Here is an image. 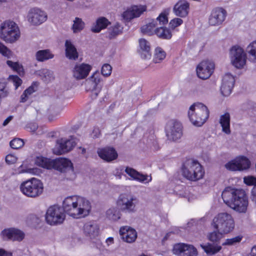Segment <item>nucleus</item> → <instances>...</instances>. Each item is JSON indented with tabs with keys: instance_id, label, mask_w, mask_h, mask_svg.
<instances>
[{
	"instance_id": "obj_1",
	"label": "nucleus",
	"mask_w": 256,
	"mask_h": 256,
	"mask_svg": "<svg viewBox=\"0 0 256 256\" xmlns=\"http://www.w3.org/2000/svg\"><path fill=\"white\" fill-rule=\"evenodd\" d=\"M91 209L90 202L85 198L72 196L66 198L63 201L62 210L74 218L84 217L88 214Z\"/></svg>"
},
{
	"instance_id": "obj_2",
	"label": "nucleus",
	"mask_w": 256,
	"mask_h": 256,
	"mask_svg": "<svg viewBox=\"0 0 256 256\" xmlns=\"http://www.w3.org/2000/svg\"><path fill=\"white\" fill-rule=\"evenodd\" d=\"M222 196L224 202L231 208L239 212H246L248 198L243 190L228 186L223 190Z\"/></svg>"
},
{
	"instance_id": "obj_3",
	"label": "nucleus",
	"mask_w": 256,
	"mask_h": 256,
	"mask_svg": "<svg viewBox=\"0 0 256 256\" xmlns=\"http://www.w3.org/2000/svg\"><path fill=\"white\" fill-rule=\"evenodd\" d=\"M182 174L187 180L196 181L203 178L204 170L202 165L196 160H186L182 167Z\"/></svg>"
},
{
	"instance_id": "obj_4",
	"label": "nucleus",
	"mask_w": 256,
	"mask_h": 256,
	"mask_svg": "<svg viewBox=\"0 0 256 256\" xmlns=\"http://www.w3.org/2000/svg\"><path fill=\"white\" fill-rule=\"evenodd\" d=\"M190 120L196 126H201L209 116L208 108L202 103L197 102L192 105L188 112Z\"/></svg>"
},
{
	"instance_id": "obj_5",
	"label": "nucleus",
	"mask_w": 256,
	"mask_h": 256,
	"mask_svg": "<svg viewBox=\"0 0 256 256\" xmlns=\"http://www.w3.org/2000/svg\"><path fill=\"white\" fill-rule=\"evenodd\" d=\"M211 225L216 230L224 234H227L234 229V222L230 214L222 212L214 218Z\"/></svg>"
},
{
	"instance_id": "obj_6",
	"label": "nucleus",
	"mask_w": 256,
	"mask_h": 256,
	"mask_svg": "<svg viewBox=\"0 0 256 256\" xmlns=\"http://www.w3.org/2000/svg\"><path fill=\"white\" fill-rule=\"evenodd\" d=\"M20 188L24 196L35 198L42 194L44 186L40 180L33 178L22 182L20 185Z\"/></svg>"
},
{
	"instance_id": "obj_7",
	"label": "nucleus",
	"mask_w": 256,
	"mask_h": 256,
	"mask_svg": "<svg viewBox=\"0 0 256 256\" xmlns=\"http://www.w3.org/2000/svg\"><path fill=\"white\" fill-rule=\"evenodd\" d=\"M20 37L18 27L14 22L6 21L1 24L0 38L6 42L14 43Z\"/></svg>"
},
{
	"instance_id": "obj_8",
	"label": "nucleus",
	"mask_w": 256,
	"mask_h": 256,
	"mask_svg": "<svg viewBox=\"0 0 256 256\" xmlns=\"http://www.w3.org/2000/svg\"><path fill=\"white\" fill-rule=\"evenodd\" d=\"M65 219L64 211L60 206L54 205L47 210L46 220L48 224L52 226L61 224Z\"/></svg>"
},
{
	"instance_id": "obj_9",
	"label": "nucleus",
	"mask_w": 256,
	"mask_h": 256,
	"mask_svg": "<svg viewBox=\"0 0 256 256\" xmlns=\"http://www.w3.org/2000/svg\"><path fill=\"white\" fill-rule=\"evenodd\" d=\"M230 58L232 66L237 68H244L246 62V54L238 46H232L230 52Z\"/></svg>"
},
{
	"instance_id": "obj_10",
	"label": "nucleus",
	"mask_w": 256,
	"mask_h": 256,
	"mask_svg": "<svg viewBox=\"0 0 256 256\" xmlns=\"http://www.w3.org/2000/svg\"><path fill=\"white\" fill-rule=\"evenodd\" d=\"M165 130L169 140L176 141L180 138L182 135V126L179 121L171 120L166 124Z\"/></svg>"
},
{
	"instance_id": "obj_11",
	"label": "nucleus",
	"mask_w": 256,
	"mask_h": 256,
	"mask_svg": "<svg viewBox=\"0 0 256 256\" xmlns=\"http://www.w3.org/2000/svg\"><path fill=\"white\" fill-rule=\"evenodd\" d=\"M103 86V80L100 73L96 71L86 80V90L90 91L92 94L96 98L100 92Z\"/></svg>"
},
{
	"instance_id": "obj_12",
	"label": "nucleus",
	"mask_w": 256,
	"mask_h": 256,
	"mask_svg": "<svg viewBox=\"0 0 256 256\" xmlns=\"http://www.w3.org/2000/svg\"><path fill=\"white\" fill-rule=\"evenodd\" d=\"M137 199L135 196L126 194H122L118 197L116 204L123 212H132L134 210Z\"/></svg>"
},
{
	"instance_id": "obj_13",
	"label": "nucleus",
	"mask_w": 256,
	"mask_h": 256,
	"mask_svg": "<svg viewBox=\"0 0 256 256\" xmlns=\"http://www.w3.org/2000/svg\"><path fill=\"white\" fill-rule=\"evenodd\" d=\"M76 144L74 136H70L69 139L62 138L57 140L54 152L56 155L64 154L71 150Z\"/></svg>"
},
{
	"instance_id": "obj_14",
	"label": "nucleus",
	"mask_w": 256,
	"mask_h": 256,
	"mask_svg": "<svg viewBox=\"0 0 256 256\" xmlns=\"http://www.w3.org/2000/svg\"><path fill=\"white\" fill-rule=\"evenodd\" d=\"M250 166V162L247 158L240 156L226 163L225 164V167L227 170H230L242 171L249 168Z\"/></svg>"
},
{
	"instance_id": "obj_15",
	"label": "nucleus",
	"mask_w": 256,
	"mask_h": 256,
	"mask_svg": "<svg viewBox=\"0 0 256 256\" xmlns=\"http://www.w3.org/2000/svg\"><path fill=\"white\" fill-rule=\"evenodd\" d=\"M214 68V64L210 60L202 61L196 68V74L201 79L206 80L210 77Z\"/></svg>"
},
{
	"instance_id": "obj_16",
	"label": "nucleus",
	"mask_w": 256,
	"mask_h": 256,
	"mask_svg": "<svg viewBox=\"0 0 256 256\" xmlns=\"http://www.w3.org/2000/svg\"><path fill=\"white\" fill-rule=\"evenodd\" d=\"M50 169H54L60 172H66L68 170L74 171L72 164L66 158H60L52 160Z\"/></svg>"
},
{
	"instance_id": "obj_17",
	"label": "nucleus",
	"mask_w": 256,
	"mask_h": 256,
	"mask_svg": "<svg viewBox=\"0 0 256 256\" xmlns=\"http://www.w3.org/2000/svg\"><path fill=\"white\" fill-rule=\"evenodd\" d=\"M227 14L226 11L222 8H214L208 18V23L212 26H218L224 21Z\"/></svg>"
},
{
	"instance_id": "obj_18",
	"label": "nucleus",
	"mask_w": 256,
	"mask_h": 256,
	"mask_svg": "<svg viewBox=\"0 0 256 256\" xmlns=\"http://www.w3.org/2000/svg\"><path fill=\"white\" fill-rule=\"evenodd\" d=\"M28 18L30 22L37 25L44 22L47 19V15L44 11L34 8L30 10Z\"/></svg>"
},
{
	"instance_id": "obj_19",
	"label": "nucleus",
	"mask_w": 256,
	"mask_h": 256,
	"mask_svg": "<svg viewBox=\"0 0 256 256\" xmlns=\"http://www.w3.org/2000/svg\"><path fill=\"white\" fill-rule=\"evenodd\" d=\"M235 82L234 78L230 74H226L222 78L220 88L222 94L224 96H228L232 92Z\"/></svg>"
},
{
	"instance_id": "obj_20",
	"label": "nucleus",
	"mask_w": 256,
	"mask_h": 256,
	"mask_svg": "<svg viewBox=\"0 0 256 256\" xmlns=\"http://www.w3.org/2000/svg\"><path fill=\"white\" fill-rule=\"evenodd\" d=\"M2 234L4 239L18 242L22 240L24 236L22 231L14 228L4 230L2 231Z\"/></svg>"
},
{
	"instance_id": "obj_21",
	"label": "nucleus",
	"mask_w": 256,
	"mask_h": 256,
	"mask_svg": "<svg viewBox=\"0 0 256 256\" xmlns=\"http://www.w3.org/2000/svg\"><path fill=\"white\" fill-rule=\"evenodd\" d=\"M146 10V6H132L130 8L125 11L122 16L124 18L130 20L140 16Z\"/></svg>"
},
{
	"instance_id": "obj_22",
	"label": "nucleus",
	"mask_w": 256,
	"mask_h": 256,
	"mask_svg": "<svg viewBox=\"0 0 256 256\" xmlns=\"http://www.w3.org/2000/svg\"><path fill=\"white\" fill-rule=\"evenodd\" d=\"M92 69V66L88 64H76L73 70L74 76L78 80L86 78Z\"/></svg>"
},
{
	"instance_id": "obj_23",
	"label": "nucleus",
	"mask_w": 256,
	"mask_h": 256,
	"mask_svg": "<svg viewBox=\"0 0 256 256\" xmlns=\"http://www.w3.org/2000/svg\"><path fill=\"white\" fill-rule=\"evenodd\" d=\"M120 234L124 241L128 243L134 242L137 238L136 230L128 226L121 228L120 230Z\"/></svg>"
},
{
	"instance_id": "obj_24",
	"label": "nucleus",
	"mask_w": 256,
	"mask_h": 256,
	"mask_svg": "<svg viewBox=\"0 0 256 256\" xmlns=\"http://www.w3.org/2000/svg\"><path fill=\"white\" fill-rule=\"evenodd\" d=\"M84 230L86 236L90 239H96L98 244H100V240L96 238L99 233V228L96 224L92 222L86 224L84 226Z\"/></svg>"
},
{
	"instance_id": "obj_25",
	"label": "nucleus",
	"mask_w": 256,
	"mask_h": 256,
	"mask_svg": "<svg viewBox=\"0 0 256 256\" xmlns=\"http://www.w3.org/2000/svg\"><path fill=\"white\" fill-rule=\"evenodd\" d=\"M98 156L102 160L110 162L118 157V154L114 148L112 147H106L102 148H99L98 150Z\"/></svg>"
},
{
	"instance_id": "obj_26",
	"label": "nucleus",
	"mask_w": 256,
	"mask_h": 256,
	"mask_svg": "<svg viewBox=\"0 0 256 256\" xmlns=\"http://www.w3.org/2000/svg\"><path fill=\"white\" fill-rule=\"evenodd\" d=\"M189 8V3L186 0H181L174 5L173 10L176 16L184 18L188 14Z\"/></svg>"
},
{
	"instance_id": "obj_27",
	"label": "nucleus",
	"mask_w": 256,
	"mask_h": 256,
	"mask_svg": "<svg viewBox=\"0 0 256 256\" xmlns=\"http://www.w3.org/2000/svg\"><path fill=\"white\" fill-rule=\"evenodd\" d=\"M125 172L134 180L140 182L148 183L152 180L151 176H150V178H148L149 176H148L141 174L131 168L126 167L125 169Z\"/></svg>"
},
{
	"instance_id": "obj_28",
	"label": "nucleus",
	"mask_w": 256,
	"mask_h": 256,
	"mask_svg": "<svg viewBox=\"0 0 256 256\" xmlns=\"http://www.w3.org/2000/svg\"><path fill=\"white\" fill-rule=\"evenodd\" d=\"M140 50L139 52L142 59H150L152 56L150 43L144 38L139 40Z\"/></svg>"
},
{
	"instance_id": "obj_29",
	"label": "nucleus",
	"mask_w": 256,
	"mask_h": 256,
	"mask_svg": "<svg viewBox=\"0 0 256 256\" xmlns=\"http://www.w3.org/2000/svg\"><path fill=\"white\" fill-rule=\"evenodd\" d=\"M109 24H110V22L107 18L104 17H100L93 24L91 28V30L93 32L98 33L102 30L105 29Z\"/></svg>"
},
{
	"instance_id": "obj_30",
	"label": "nucleus",
	"mask_w": 256,
	"mask_h": 256,
	"mask_svg": "<svg viewBox=\"0 0 256 256\" xmlns=\"http://www.w3.org/2000/svg\"><path fill=\"white\" fill-rule=\"evenodd\" d=\"M65 46L66 56L70 60H76L78 58V53L70 40H66V41Z\"/></svg>"
},
{
	"instance_id": "obj_31",
	"label": "nucleus",
	"mask_w": 256,
	"mask_h": 256,
	"mask_svg": "<svg viewBox=\"0 0 256 256\" xmlns=\"http://www.w3.org/2000/svg\"><path fill=\"white\" fill-rule=\"evenodd\" d=\"M220 123L222 127V132L227 134H230V115L229 113L226 112L220 116Z\"/></svg>"
},
{
	"instance_id": "obj_32",
	"label": "nucleus",
	"mask_w": 256,
	"mask_h": 256,
	"mask_svg": "<svg viewBox=\"0 0 256 256\" xmlns=\"http://www.w3.org/2000/svg\"><path fill=\"white\" fill-rule=\"evenodd\" d=\"M154 34L160 38L164 40H170L172 37V32L170 30L164 26L156 28Z\"/></svg>"
},
{
	"instance_id": "obj_33",
	"label": "nucleus",
	"mask_w": 256,
	"mask_h": 256,
	"mask_svg": "<svg viewBox=\"0 0 256 256\" xmlns=\"http://www.w3.org/2000/svg\"><path fill=\"white\" fill-rule=\"evenodd\" d=\"M38 83L37 82H34L32 84L26 88L20 96V102H26L30 96L34 92H36L38 90Z\"/></svg>"
},
{
	"instance_id": "obj_34",
	"label": "nucleus",
	"mask_w": 256,
	"mask_h": 256,
	"mask_svg": "<svg viewBox=\"0 0 256 256\" xmlns=\"http://www.w3.org/2000/svg\"><path fill=\"white\" fill-rule=\"evenodd\" d=\"M202 249L208 255H213L214 254L218 252H219L221 249L222 246L217 244H212L210 243H208L205 245H200Z\"/></svg>"
},
{
	"instance_id": "obj_35",
	"label": "nucleus",
	"mask_w": 256,
	"mask_h": 256,
	"mask_svg": "<svg viewBox=\"0 0 256 256\" xmlns=\"http://www.w3.org/2000/svg\"><path fill=\"white\" fill-rule=\"evenodd\" d=\"M54 55L49 50H40L36 54V59L38 62H44L49 59L52 58Z\"/></svg>"
},
{
	"instance_id": "obj_36",
	"label": "nucleus",
	"mask_w": 256,
	"mask_h": 256,
	"mask_svg": "<svg viewBox=\"0 0 256 256\" xmlns=\"http://www.w3.org/2000/svg\"><path fill=\"white\" fill-rule=\"evenodd\" d=\"M156 21L152 20L148 24L143 26L141 28V31L143 34H146L149 36L154 34L156 27Z\"/></svg>"
},
{
	"instance_id": "obj_37",
	"label": "nucleus",
	"mask_w": 256,
	"mask_h": 256,
	"mask_svg": "<svg viewBox=\"0 0 256 256\" xmlns=\"http://www.w3.org/2000/svg\"><path fill=\"white\" fill-rule=\"evenodd\" d=\"M106 216L110 220L116 221L120 218L121 214L118 208H111L106 211Z\"/></svg>"
},
{
	"instance_id": "obj_38",
	"label": "nucleus",
	"mask_w": 256,
	"mask_h": 256,
	"mask_svg": "<svg viewBox=\"0 0 256 256\" xmlns=\"http://www.w3.org/2000/svg\"><path fill=\"white\" fill-rule=\"evenodd\" d=\"M52 160L43 156H37L35 160V164L38 166L50 170Z\"/></svg>"
},
{
	"instance_id": "obj_39",
	"label": "nucleus",
	"mask_w": 256,
	"mask_h": 256,
	"mask_svg": "<svg viewBox=\"0 0 256 256\" xmlns=\"http://www.w3.org/2000/svg\"><path fill=\"white\" fill-rule=\"evenodd\" d=\"M42 80L46 83H48L54 80L53 72L47 69L42 70L38 72Z\"/></svg>"
},
{
	"instance_id": "obj_40",
	"label": "nucleus",
	"mask_w": 256,
	"mask_h": 256,
	"mask_svg": "<svg viewBox=\"0 0 256 256\" xmlns=\"http://www.w3.org/2000/svg\"><path fill=\"white\" fill-rule=\"evenodd\" d=\"M123 27L118 23H116L109 28V38L112 39L122 33Z\"/></svg>"
},
{
	"instance_id": "obj_41",
	"label": "nucleus",
	"mask_w": 256,
	"mask_h": 256,
	"mask_svg": "<svg viewBox=\"0 0 256 256\" xmlns=\"http://www.w3.org/2000/svg\"><path fill=\"white\" fill-rule=\"evenodd\" d=\"M246 51L250 59L253 62H256V40L250 42L247 46Z\"/></svg>"
},
{
	"instance_id": "obj_42",
	"label": "nucleus",
	"mask_w": 256,
	"mask_h": 256,
	"mask_svg": "<svg viewBox=\"0 0 256 256\" xmlns=\"http://www.w3.org/2000/svg\"><path fill=\"white\" fill-rule=\"evenodd\" d=\"M224 234L220 230H216L208 233L207 238L212 242H218L222 238Z\"/></svg>"
},
{
	"instance_id": "obj_43",
	"label": "nucleus",
	"mask_w": 256,
	"mask_h": 256,
	"mask_svg": "<svg viewBox=\"0 0 256 256\" xmlns=\"http://www.w3.org/2000/svg\"><path fill=\"white\" fill-rule=\"evenodd\" d=\"M166 52L160 48H156L154 58V63H160L166 58Z\"/></svg>"
},
{
	"instance_id": "obj_44",
	"label": "nucleus",
	"mask_w": 256,
	"mask_h": 256,
	"mask_svg": "<svg viewBox=\"0 0 256 256\" xmlns=\"http://www.w3.org/2000/svg\"><path fill=\"white\" fill-rule=\"evenodd\" d=\"M170 10H165L162 12L158 16L155 20L156 22H158L160 25H164L168 22V15L169 14Z\"/></svg>"
},
{
	"instance_id": "obj_45",
	"label": "nucleus",
	"mask_w": 256,
	"mask_h": 256,
	"mask_svg": "<svg viewBox=\"0 0 256 256\" xmlns=\"http://www.w3.org/2000/svg\"><path fill=\"white\" fill-rule=\"evenodd\" d=\"M184 252L182 256H196L198 252L196 249L192 245L185 244Z\"/></svg>"
},
{
	"instance_id": "obj_46",
	"label": "nucleus",
	"mask_w": 256,
	"mask_h": 256,
	"mask_svg": "<svg viewBox=\"0 0 256 256\" xmlns=\"http://www.w3.org/2000/svg\"><path fill=\"white\" fill-rule=\"evenodd\" d=\"M242 238L241 236H238L230 238H227L222 244V246H233L240 242Z\"/></svg>"
},
{
	"instance_id": "obj_47",
	"label": "nucleus",
	"mask_w": 256,
	"mask_h": 256,
	"mask_svg": "<svg viewBox=\"0 0 256 256\" xmlns=\"http://www.w3.org/2000/svg\"><path fill=\"white\" fill-rule=\"evenodd\" d=\"M84 22L80 18H76L72 26L74 32H77L82 30L84 27Z\"/></svg>"
},
{
	"instance_id": "obj_48",
	"label": "nucleus",
	"mask_w": 256,
	"mask_h": 256,
	"mask_svg": "<svg viewBox=\"0 0 256 256\" xmlns=\"http://www.w3.org/2000/svg\"><path fill=\"white\" fill-rule=\"evenodd\" d=\"M6 64L14 71L17 72L19 74H20V72H22V66L18 62H13L11 60H7Z\"/></svg>"
},
{
	"instance_id": "obj_49",
	"label": "nucleus",
	"mask_w": 256,
	"mask_h": 256,
	"mask_svg": "<svg viewBox=\"0 0 256 256\" xmlns=\"http://www.w3.org/2000/svg\"><path fill=\"white\" fill-rule=\"evenodd\" d=\"M185 244L180 243L175 244L172 250L174 254L178 256H182L184 252Z\"/></svg>"
},
{
	"instance_id": "obj_50",
	"label": "nucleus",
	"mask_w": 256,
	"mask_h": 256,
	"mask_svg": "<svg viewBox=\"0 0 256 256\" xmlns=\"http://www.w3.org/2000/svg\"><path fill=\"white\" fill-rule=\"evenodd\" d=\"M10 145L13 149H18L24 145V142L22 139L18 138H14L10 142Z\"/></svg>"
},
{
	"instance_id": "obj_51",
	"label": "nucleus",
	"mask_w": 256,
	"mask_h": 256,
	"mask_svg": "<svg viewBox=\"0 0 256 256\" xmlns=\"http://www.w3.org/2000/svg\"><path fill=\"white\" fill-rule=\"evenodd\" d=\"M0 53L4 56L9 58L12 56V52L0 42Z\"/></svg>"
},
{
	"instance_id": "obj_52",
	"label": "nucleus",
	"mask_w": 256,
	"mask_h": 256,
	"mask_svg": "<svg viewBox=\"0 0 256 256\" xmlns=\"http://www.w3.org/2000/svg\"><path fill=\"white\" fill-rule=\"evenodd\" d=\"M112 68L111 66L108 64H104L102 68V74L104 76H109L112 73Z\"/></svg>"
},
{
	"instance_id": "obj_53",
	"label": "nucleus",
	"mask_w": 256,
	"mask_h": 256,
	"mask_svg": "<svg viewBox=\"0 0 256 256\" xmlns=\"http://www.w3.org/2000/svg\"><path fill=\"white\" fill-rule=\"evenodd\" d=\"M9 80L13 83L16 90L22 84V80L17 76H10Z\"/></svg>"
},
{
	"instance_id": "obj_54",
	"label": "nucleus",
	"mask_w": 256,
	"mask_h": 256,
	"mask_svg": "<svg viewBox=\"0 0 256 256\" xmlns=\"http://www.w3.org/2000/svg\"><path fill=\"white\" fill-rule=\"evenodd\" d=\"M183 22V20L180 18H174L172 20L170 23V27L174 30L176 28L180 26Z\"/></svg>"
},
{
	"instance_id": "obj_55",
	"label": "nucleus",
	"mask_w": 256,
	"mask_h": 256,
	"mask_svg": "<svg viewBox=\"0 0 256 256\" xmlns=\"http://www.w3.org/2000/svg\"><path fill=\"white\" fill-rule=\"evenodd\" d=\"M244 182L248 186H256V178L253 176H245Z\"/></svg>"
},
{
	"instance_id": "obj_56",
	"label": "nucleus",
	"mask_w": 256,
	"mask_h": 256,
	"mask_svg": "<svg viewBox=\"0 0 256 256\" xmlns=\"http://www.w3.org/2000/svg\"><path fill=\"white\" fill-rule=\"evenodd\" d=\"M18 160L17 157L12 154H8L6 157V162L8 164H14Z\"/></svg>"
},
{
	"instance_id": "obj_57",
	"label": "nucleus",
	"mask_w": 256,
	"mask_h": 256,
	"mask_svg": "<svg viewBox=\"0 0 256 256\" xmlns=\"http://www.w3.org/2000/svg\"><path fill=\"white\" fill-rule=\"evenodd\" d=\"M90 135V136L93 138H100V136H101L100 128L98 127H94Z\"/></svg>"
},
{
	"instance_id": "obj_58",
	"label": "nucleus",
	"mask_w": 256,
	"mask_h": 256,
	"mask_svg": "<svg viewBox=\"0 0 256 256\" xmlns=\"http://www.w3.org/2000/svg\"><path fill=\"white\" fill-rule=\"evenodd\" d=\"M38 128V125L35 122H30L27 126V128L32 132H35Z\"/></svg>"
},
{
	"instance_id": "obj_59",
	"label": "nucleus",
	"mask_w": 256,
	"mask_h": 256,
	"mask_svg": "<svg viewBox=\"0 0 256 256\" xmlns=\"http://www.w3.org/2000/svg\"><path fill=\"white\" fill-rule=\"evenodd\" d=\"M0 256H12V254L7 252L3 250H0Z\"/></svg>"
},
{
	"instance_id": "obj_60",
	"label": "nucleus",
	"mask_w": 256,
	"mask_h": 256,
	"mask_svg": "<svg viewBox=\"0 0 256 256\" xmlns=\"http://www.w3.org/2000/svg\"><path fill=\"white\" fill-rule=\"evenodd\" d=\"M250 256H256V245L253 246L251 248Z\"/></svg>"
},
{
	"instance_id": "obj_61",
	"label": "nucleus",
	"mask_w": 256,
	"mask_h": 256,
	"mask_svg": "<svg viewBox=\"0 0 256 256\" xmlns=\"http://www.w3.org/2000/svg\"><path fill=\"white\" fill-rule=\"evenodd\" d=\"M12 119V116H10L8 117L4 122H3V126H6L10 121Z\"/></svg>"
},
{
	"instance_id": "obj_62",
	"label": "nucleus",
	"mask_w": 256,
	"mask_h": 256,
	"mask_svg": "<svg viewBox=\"0 0 256 256\" xmlns=\"http://www.w3.org/2000/svg\"><path fill=\"white\" fill-rule=\"evenodd\" d=\"M114 242V238L112 237H109L106 240V243L110 245Z\"/></svg>"
},
{
	"instance_id": "obj_63",
	"label": "nucleus",
	"mask_w": 256,
	"mask_h": 256,
	"mask_svg": "<svg viewBox=\"0 0 256 256\" xmlns=\"http://www.w3.org/2000/svg\"><path fill=\"white\" fill-rule=\"evenodd\" d=\"M79 149L81 150V153L82 154H84L86 153V149L82 147H80Z\"/></svg>"
},
{
	"instance_id": "obj_64",
	"label": "nucleus",
	"mask_w": 256,
	"mask_h": 256,
	"mask_svg": "<svg viewBox=\"0 0 256 256\" xmlns=\"http://www.w3.org/2000/svg\"><path fill=\"white\" fill-rule=\"evenodd\" d=\"M252 199L253 201L255 202L256 203V194L252 195Z\"/></svg>"
}]
</instances>
